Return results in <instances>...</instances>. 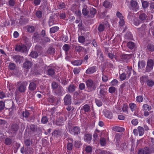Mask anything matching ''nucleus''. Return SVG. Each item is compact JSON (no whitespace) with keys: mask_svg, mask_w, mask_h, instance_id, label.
<instances>
[{"mask_svg":"<svg viewBox=\"0 0 154 154\" xmlns=\"http://www.w3.org/2000/svg\"><path fill=\"white\" fill-rule=\"evenodd\" d=\"M87 88L90 91H92L95 90L97 85L90 79L87 80L86 82Z\"/></svg>","mask_w":154,"mask_h":154,"instance_id":"f257e3e1","label":"nucleus"},{"mask_svg":"<svg viewBox=\"0 0 154 154\" xmlns=\"http://www.w3.org/2000/svg\"><path fill=\"white\" fill-rule=\"evenodd\" d=\"M154 61L150 59L148 60L146 67V71L147 72H150L153 69Z\"/></svg>","mask_w":154,"mask_h":154,"instance_id":"f03ea898","label":"nucleus"},{"mask_svg":"<svg viewBox=\"0 0 154 154\" xmlns=\"http://www.w3.org/2000/svg\"><path fill=\"white\" fill-rule=\"evenodd\" d=\"M132 68L129 66L125 67L122 70L123 72L125 73L127 76V78L128 79L131 76V73Z\"/></svg>","mask_w":154,"mask_h":154,"instance_id":"7ed1b4c3","label":"nucleus"},{"mask_svg":"<svg viewBox=\"0 0 154 154\" xmlns=\"http://www.w3.org/2000/svg\"><path fill=\"white\" fill-rule=\"evenodd\" d=\"M27 47L24 45H17L16 46L15 50L17 51L22 52H26L27 51Z\"/></svg>","mask_w":154,"mask_h":154,"instance_id":"20e7f679","label":"nucleus"},{"mask_svg":"<svg viewBox=\"0 0 154 154\" xmlns=\"http://www.w3.org/2000/svg\"><path fill=\"white\" fill-rule=\"evenodd\" d=\"M13 59L16 63L18 64L23 62L24 60L23 57L19 55L14 56L13 57Z\"/></svg>","mask_w":154,"mask_h":154,"instance_id":"39448f33","label":"nucleus"},{"mask_svg":"<svg viewBox=\"0 0 154 154\" xmlns=\"http://www.w3.org/2000/svg\"><path fill=\"white\" fill-rule=\"evenodd\" d=\"M130 4L132 10L137 11L139 9L138 3L136 1L132 0L130 2Z\"/></svg>","mask_w":154,"mask_h":154,"instance_id":"423d86ee","label":"nucleus"},{"mask_svg":"<svg viewBox=\"0 0 154 154\" xmlns=\"http://www.w3.org/2000/svg\"><path fill=\"white\" fill-rule=\"evenodd\" d=\"M80 128L79 127L76 126L69 129L70 133L74 135L78 134L80 133Z\"/></svg>","mask_w":154,"mask_h":154,"instance_id":"0eeeda50","label":"nucleus"},{"mask_svg":"<svg viewBox=\"0 0 154 154\" xmlns=\"http://www.w3.org/2000/svg\"><path fill=\"white\" fill-rule=\"evenodd\" d=\"M26 85L27 84L26 82H22L19 87L18 90L21 93L24 92L26 89Z\"/></svg>","mask_w":154,"mask_h":154,"instance_id":"6e6552de","label":"nucleus"},{"mask_svg":"<svg viewBox=\"0 0 154 154\" xmlns=\"http://www.w3.org/2000/svg\"><path fill=\"white\" fill-rule=\"evenodd\" d=\"M48 70L46 71L47 74L48 75H52L55 73L54 70V67L52 66V65H50L49 66L47 67Z\"/></svg>","mask_w":154,"mask_h":154,"instance_id":"1a4fd4ad","label":"nucleus"},{"mask_svg":"<svg viewBox=\"0 0 154 154\" xmlns=\"http://www.w3.org/2000/svg\"><path fill=\"white\" fill-rule=\"evenodd\" d=\"M65 104L69 105L71 104V97L70 95L67 94L64 99Z\"/></svg>","mask_w":154,"mask_h":154,"instance_id":"9d476101","label":"nucleus"},{"mask_svg":"<svg viewBox=\"0 0 154 154\" xmlns=\"http://www.w3.org/2000/svg\"><path fill=\"white\" fill-rule=\"evenodd\" d=\"M97 68L95 66H93L89 68L86 71V74H91L95 72L97 70Z\"/></svg>","mask_w":154,"mask_h":154,"instance_id":"9b49d317","label":"nucleus"},{"mask_svg":"<svg viewBox=\"0 0 154 154\" xmlns=\"http://www.w3.org/2000/svg\"><path fill=\"white\" fill-rule=\"evenodd\" d=\"M103 112L106 117L110 119L112 118V114L111 111L106 109H104L103 110Z\"/></svg>","mask_w":154,"mask_h":154,"instance_id":"f8f14e48","label":"nucleus"},{"mask_svg":"<svg viewBox=\"0 0 154 154\" xmlns=\"http://www.w3.org/2000/svg\"><path fill=\"white\" fill-rule=\"evenodd\" d=\"M105 87V85H100V94L101 96H103L106 94V89L104 88Z\"/></svg>","mask_w":154,"mask_h":154,"instance_id":"ddd939ff","label":"nucleus"},{"mask_svg":"<svg viewBox=\"0 0 154 154\" xmlns=\"http://www.w3.org/2000/svg\"><path fill=\"white\" fill-rule=\"evenodd\" d=\"M37 82H32L30 83L29 86V89L30 91H33L35 90L36 87V84Z\"/></svg>","mask_w":154,"mask_h":154,"instance_id":"4468645a","label":"nucleus"},{"mask_svg":"<svg viewBox=\"0 0 154 154\" xmlns=\"http://www.w3.org/2000/svg\"><path fill=\"white\" fill-rule=\"evenodd\" d=\"M112 4L110 2L105 1L104 2L103 5V6L106 8H110L112 6Z\"/></svg>","mask_w":154,"mask_h":154,"instance_id":"2eb2a0df","label":"nucleus"},{"mask_svg":"<svg viewBox=\"0 0 154 154\" xmlns=\"http://www.w3.org/2000/svg\"><path fill=\"white\" fill-rule=\"evenodd\" d=\"M148 79V76H143L140 78V82L142 85H143L144 82H146Z\"/></svg>","mask_w":154,"mask_h":154,"instance_id":"dca6fc26","label":"nucleus"},{"mask_svg":"<svg viewBox=\"0 0 154 154\" xmlns=\"http://www.w3.org/2000/svg\"><path fill=\"white\" fill-rule=\"evenodd\" d=\"M129 56L127 54H123L121 56V58L122 61L127 62L129 58Z\"/></svg>","mask_w":154,"mask_h":154,"instance_id":"f3484780","label":"nucleus"},{"mask_svg":"<svg viewBox=\"0 0 154 154\" xmlns=\"http://www.w3.org/2000/svg\"><path fill=\"white\" fill-rule=\"evenodd\" d=\"M31 65V63L29 61H26L23 63L24 67L26 69L30 68Z\"/></svg>","mask_w":154,"mask_h":154,"instance_id":"a211bd4d","label":"nucleus"},{"mask_svg":"<svg viewBox=\"0 0 154 154\" xmlns=\"http://www.w3.org/2000/svg\"><path fill=\"white\" fill-rule=\"evenodd\" d=\"M152 109L151 107L147 104H144L142 106V109L143 111H150Z\"/></svg>","mask_w":154,"mask_h":154,"instance_id":"6ab92c4d","label":"nucleus"},{"mask_svg":"<svg viewBox=\"0 0 154 154\" xmlns=\"http://www.w3.org/2000/svg\"><path fill=\"white\" fill-rule=\"evenodd\" d=\"M91 135L90 134H86L85 135L84 140L85 141L89 143L91 139Z\"/></svg>","mask_w":154,"mask_h":154,"instance_id":"aec40b11","label":"nucleus"},{"mask_svg":"<svg viewBox=\"0 0 154 154\" xmlns=\"http://www.w3.org/2000/svg\"><path fill=\"white\" fill-rule=\"evenodd\" d=\"M129 106L132 112L135 111L136 109L137 106L136 104L134 103H130Z\"/></svg>","mask_w":154,"mask_h":154,"instance_id":"412c9836","label":"nucleus"},{"mask_svg":"<svg viewBox=\"0 0 154 154\" xmlns=\"http://www.w3.org/2000/svg\"><path fill=\"white\" fill-rule=\"evenodd\" d=\"M127 47L130 50H132L135 47L134 43L132 42H129L127 44Z\"/></svg>","mask_w":154,"mask_h":154,"instance_id":"4be33fe9","label":"nucleus"},{"mask_svg":"<svg viewBox=\"0 0 154 154\" xmlns=\"http://www.w3.org/2000/svg\"><path fill=\"white\" fill-rule=\"evenodd\" d=\"M146 83L148 86L149 87H152L154 85V82L152 79H148L147 80Z\"/></svg>","mask_w":154,"mask_h":154,"instance_id":"5701e85b","label":"nucleus"},{"mask_svg":"<svg viewBox=\"0 0 154 154\" xmlns=\"http://www.w3.org/2000/svg\"><path fill=\"white\" fill-rule=\"evenodd\" d=\"M139 134L140 136H141L143 135L144 133V130L143 128L139 126L137 128Z\"/></svg>","mask_w":154,"mask_h":154,"instance_id":"b1692460","label":"nucleus"},{"mask_svg":"<svg viewBox=\"0 0 154 154\" xmlns=\"http://www.w3.org/2000/svg\"><path fill=\"white\" fill-rule=\"evenodd\" d=\"M75 49L76 51L78 52L82 51L84 49V48L79 45H75Z\"/></svg>","mask_w":154,"mask_h":154,"instance_id":"393cba45","label":"nucleus"},{"mask_svg":"<svg viewBox=\"0 0 154 154\" xmlns=\"http://www.w3.org/2000/svg\"><path fill=\"white\" fill-rule=\"evenodd\" d=\"M138 65L139 68H142L145 66L146 63L145 62L141 61L139 62Z\"/></svg>","mask_w":154,"mask_h":154,"instance_id":"a878e982","label":"nucleus"},{"mask_svg":"<svg viewBox=\"0 0 154 154\" xmlns=\"http://www.w3.org/2000/svg\"><path fill=\"white\" fill-rule=\"evenodd\" d=\"M146 18V16L145 14L143 13L140 14L139 16L140 21L141 22L145 20Z\"/></svg>","mask_w":154,"mask_h":154,"instance_id":"bb28decb","label":"nucleus"},{"mask_svg":"<svg viewBox=\"0 0 154 154\" xmlns=\"http://www.w3.org/2000/svg\"><path fill=\"white\" fill-rule=\"evenodd\" d=\"M82 63V61L81 60H75L72 62V64L75 66H79Z\"/></svg>","mask_w":154,"mask_h":154,"instance_id":"cd10ccee","label":"nucleus"},{"mask_svg":"<svg viewBox=\"0 0 154 154\" xmlns=\"http://www.w3.org/2000/svg\"><path fill=\"white\" fill-rule=\"evenodd\" d=\"M59 29V28L57 26L53 27L50 29V32L52 33H55Z\"/></svg>","mask_w":154,"mask_h":154,"instance_id":"c85d7f7f","label":"nucleus"},{"mask_svg":"<svg viewBox=\"0 0 154 154\" xmlns=\"http://www.w3.org/2000/svg\"><path fill=\"white\" fill-rule=\"evenodd\" d=\"M106 139L103 138H101L100 140V145L102 146H104L106 144Z\"/></svg>","mask_w":154,"mask_h":154,"instance_id":"c756f323","label":"nucleus"},{"mask_svg":"<svg viewBox=\"0 0 154 154\" xmlns=\"http://www.w3.org/2000/svg\"><path fill=\"white\" fill-rule=\"evenodd\" d=\"M96 12L97 10L96 9L93 8H91L90 13L91 15V16H92V17H93L94 16L95 14H96Z\"/></svg>","mask_w":154,"mask_h":154,"instance_id":"7c9ffc66","label":"nucleus"},{"mask_svg":"<svg viewBox=\"0 0 154 154\" xmlns=\"http://www.w3.org/2000/svg\"><path fill=\"white\" fill-rule=\"evenodd\" d=\"M61 135V131L60 130H55L52 133V135L55 137H57L59 135Z\"/></svg>","mask_w":154,"mask_h":154,"instance_id":"2f4dec72","label":"nucleus"},{"mask_svg":"<svg viewBox=\"0 0 154 154\" xmlns=\"http://www.w3.org/2000/svg\"><path fill=\"white\" fill-rule=\"evenodd\" d=\"M120 78L121 81H123L125 79L127 78V76L123 72L120 74L119 76Z\"/></svg>","mask_w":154,"mask_h":154,"instance_id":"473e14b6","label":"nucleus"},{"mask_svg":"<svg viewBox=\"0 0 154 154\" xmlns=\"http://www.w3.org/2000/svg\"><path fill=\"white\" fill-rule=\"evenodd\" d=\"M147 26L146 25L143 24L141 26V27L139 29L140 31L142 32H145L146 30L147 29Z\"/></svg>","mask_w":154,"mask_h":154,"instance_id":"72a5a7b5","label":"nucleus"},{"mask_svg":"<svg viewBox=\"0 0 154 154\" xmlns=\"http://www.w3.org/2000/svg\"><path fill=\"white\" fill-rule=\"evenodd\" d=\"M70 48V46L68 44H65L63 47V49L66 52H67Z\"/></svg>","mask_w":154,"mask_h":154,"instance_id":"f704fd0d","label":"nucleus"},{"mask_svg":"<svg viewBox=\"0 0 154 154\" xmlns=\"http://www.w3.org/2000/svg\"><path fill=\"white\" fill-rule=\"evenodd\" d=\"M12 143V140L10 138H6L5 140V143L7 145H10Z\"/></svg>","mask_w":154,"mask_h":154,"instance_id":"c9c22d12","label":"nucleus"},{"mask_svg":"<svg viewBox=\"0 0 154 154\" xmlns=\"http://www.w3.org/2000/svg\"><path fill=\"white\" fill-rule=\"evenodd\" d=\"M124 130V128L122 127H116L115 128V130L118 132H123Z\"/></svg>","mask_w":154,"mask_h":154,"instance_id":"e433bc0d","label":"nucleus"},{"mask_svg":"<svg viewBox=\"0 0 154 154\" xmlns=\"http://www.w3.org/2000/svg\"><path fill=\"white\" fill-rule=\"evenodd\" d=\"M105 28V25L104 24H100L98 28V30L99 32H102L104 29Z\"/></svg>","mask_w":154,"mask_h":154,"instance_id":"4c0bfd02","label":"nucleus"},{"mask_svg":"<svg viewBox=\"0 0 154 154\" xmlns=\"http://www.w3.org/2000/svg\"><path fill=\"white\" fill-rule=\"evenodd\" d=\"M55 53V50L54 49L52 48H49L48 51H47V53L50 54H53Z\"/></svg>","mask_w":154,"mask_h":154,"instance_id":"58836bf2","label":"nucleus"},{"mask_svg":"<svg viewBox=\"0 0 154 154\" xmlns=\"http://www.w3.org/2000/svg\"><path fill=\"white\" fill-rule=\"evenodd\" d=\"M68 91L69 92L72 93L75 90V88L73 85H70L68 87Z\"/></svg>","mask_w":154,"mask_h":154,"instance_id":"ea45409f","label":"nucleus"},{"mask_svg":"<svg viewBox=\"0 0 154 154\" xmlns=\"http://www.w3.org/2000/svg\"><path fill=\"white\" fill-rule=\"evenodd\" d=\"M38 53L35 51H32L30 54L31 56L33 58H36L38 56Z\"/></svg>","mask_w":154,"mask_h":154,"instance_id":"a19ab883","label":"nucleus"},{"mask_svg":"<svg viewBox=\"0 0 154 154\" xmlns=\"http://www.w3.org/2000/svg\"><path fill=\"white\" fill-rule=\"evenodd\" d=\"M22 115L24 117H25L26 118H27L29 115V112L27 110L24 111L22 113Z\"/></svg>","mask_w":154,"mask_h":154,"instance_id":"79ce46f5","label":"nucleus"},{"mask_svg":"<svg viewBox=\"0 0 154 154\" xmlns=\"http://www.w3.org/2000/svg\"><path fill=\"white\" fill-rule=\"evenodd\" d=\"M136 101L138 103H141L143 101V97L141 96H138L136 98Z\"/></svg>","mask_w":154,"mask_h":154,"instance_id":"37998d69","label":"nucleus"},{"mask_svg":"<svg viewBox=\"0 0 154 154\" xmlns=\"http://www.w3.org/2000/svg\"><path fill=\"white\" fill-rule=\"evenodd\" d=\"M89 11L85 7L82 10V13L85 16H87L88 14Z\"/></svg>","mask_w":154,"mask_h":154,"instance_id":"c03bdc74","label":"nucleus"},{"mask_svg":"<svg viewBox=\"0 0 154 154\" xmlns=\"http://www.w3.org/2000/svg\"><path fill=\"white\" fill-rule=\"evenodd\" d=\"M11 128L12 130L15 131H17L18 130L19 128L18 125L16 124H13Z\"/></svg>","mask_w":154,"mask_h":154,"instance_id":"a18cd8bd","label":"nucleus"},{"mask_svg":"<svg viewBox=\"0 0 154 154\" xmlns=\"http://www.w3.org/2000/svg\"><path fill=\"white\" fill-rule=\"evenodd\" d=\"M128 106L125 104H124L122 108V110L123 112H128Z\"/></svg>","mask_w":154,"mask_h":154,"instance_id":"49530a36","label":"nucleus"},{"mask_svg":"<svg viewBox=\"0 0 154 154\" xmlns=\"http://www.w3.org/2000/svg\"><path fill=\"white\" fill-rule=\"evenodd\" d=\"M83 109L85 112H88L90 109L89 106L87 104H85L83 106Z\"/></svg>","mask_w":154,"mask_h":154,"instance_id":"de8ad7c7","label":"nucleus"},{"mask_svg":"<svg viewBox=\"0 0 154 154\" xmlns=\"http://www.w3.org/2000/svg\"><path fill=\"white\" fill-rule=\"evenodd\" d=\"M48 121V119L46 116H44L41 119V122L43 124L46 123Z\"/></svg>","mask_w":154,"mask_h":154,"instance_id":"09e8293b","label":"nucleus"},{"mask_svg":"<svg viewBox=\"0 0 154 154\" xmlns=\"http://www.w3.org/2000/svg\"><path fill=\"white\" fill-rule=\"evenodd\" d=\"M118 81L116 79H114L111 82V85L114 86H116L118 85Z\"/></svg>","mask_w":154,"mask_h":154,"instance_id":"8fccbe9b","label":"nucleus"},{"mask_svg":"<svg viewBox=\"0 0 154 154\" xmlns=\"http://www.w3.org/2000/svg\"><path fill=\"white\" fill-rule=\"evenodd\" d=\"M132 37V35L130 32H128L126 34L125 36V38L127 39H131Z\"/></svg>","mask_w":154,"mask_h":154,"instance_id":"3c124183","label":"nucleus"},{"mask_svg":"<svg viewBox=\"0 0 154 154\" xmlns=\"http://www.w3.org/2000/svg\"><path fill=\"white\" fill-rule=\"evenodd\" d=\"M121 135L120 134H116L115 137V139L116 140L117 143H119L120 139V138Z\"/></svg>","mask_w":154,"mask_h":154,"instance_id":"603ef678","label":"nucleus"},{"mask_svg":"<svg viewBox=\"0 0 154 154\" xmlns=\"http://www.w3.org/2000/svg\"><path fill=\"white\" fill-rule=\"evenodd\" d=\"M78 40L79 42L83 43L85 42V39L84 37L83 36H80L79 37Z\"/></svg>","mask_w":154,"mask_h":154,"instance_id":"864d4df0","label":"nucleus"},{"mask_svg":"<svg viewBox=\"0 0 154 154\" xmlns=\"http://www.w3.org/2000/svg\"><path fill=\"white\" fill-rule=\"evenodd\" d=\"M116 88L113 87H110L109 89V92L111 94L114 93L116 91Z\"/></svg>","mask_w":154,"mask_h":154,"instance_id":"5fc2aeb1","label":"nucleus"},{"mask_svg":"<svg viewBox=\"0 0 154 154\" xmlns=\"http://www.w3.org/2000/svg\"><path fill=\"white\" fill-rule=\"evenodd\" d=\"M147 48L149 51H152L154 49V46L151 45L149 44L147 46Z\"/></svg>","mask_w":154,"mask_h":154,"instance_id":"6e6d98bb","label":"nucleus"},{"mask_svg":"<svg viewBox=\"0 0 154 154\" xmlns=\"http://www.w3.org/2000/svg\"><path fill=\"white\" fill-rule=\"evenodd\" d=\"M144 154H150L151 153L148 147H145L143 149Z\"/></svg>","mask_w":154,"mask_h":154,"instance_id":"4d7b16f0","label":"nucleus"},{"mask_svg":"<svg viewBox=\"0 0 154 154\" xmlns=\"http://www.w3.org/2000/svg\"><path fill=\"white\" fill-rule=\"evenodd\" d=\"M32 142L29 139H27L25 141V143L26 146H29L32 144Z\"/></svg>","mask_w":154,"mask_h":154,"instance_id":"13d9d810","label":"nucleus"},{"mask_svg":"<svg viewBox=\"0 0 154 154\" xmlns=\"http://www.w3.org/2000/svg\"><path fill=\"white\" fill-rule=\"evenodd\" d=\"M34 26H29L27 29V31L30 32H33L34 31Z\"/></svg>","mask_w":154,"mask_h":154,"instance_id":"bf43d9fd","label":"nucleus"},{"mask_svg":"<svg viewBox=\"0 0 154 154\" xmlns=\"http://www.w3.org/2000/svg\"><path fill=\"white\" fill-rule=\"evenodd\" d=\"M95 102L96 105L99 107L100 106L102 105V102L99 100L96 99Z\"/></svg>","mask_w":154,"mask_h":154,"instance_id":"052dcab7","label":"nucleus"},{"mask_svg":"<svg viewBox=\"0 0 154 154\" xmlns=\"http://www.w3.org/2000/svg\"><path fill=\"white\" fill-rule=\"evenodd\" d=\"M80 71V68H75L73 69V72L76 75L79 73Z\"/></svg>","mask_w":154,"mask_h":154,"instance_id":"680f3d73","label":"nucleus"},{"mask_svg":"<svg viewBox=\"0 0 154 154\" xmlns=\"http://www.w3.org/2000/svg\"><path fill=\"white\" fill-rule=\"evenodd\" d=\"M85 150L87 152H90L92 151V148L90 146H87L85 148Z\"/></svg>","mask_w":154,"mask_h":154,"instance_id":"e2e57ef3","label":"nucleus"},{"mask_svg":"<svg viewBox=\"0 0 154 154\" xmlns=\"http://www.w3.org/2000/svg\"><path fill=\"white\" fill-rule=\"evenodd\" d=\"M142 5L144 8H146L148 6V3L146 1H143L142 2Z\"/></svg>","mask_w":154,"mask_h":154,"instance_id":"0e129e2a","label":"nucleus"},{"mask_svg":"<svg viewBox=\"0 0 154 154\" xmlns=\"http://www.w3.org/2000/svg\"><path fill=\"white\" fill-rule=\"evenodd\" d=\"M15 65L14 63H11L9 65V68L11 70H13L15 68Z\"/></svg>","mask_w":154,"mask_h":154,"instance_id":"69168bd1","label":"nucleus"},{"mask_svg":"<svg viewBox=\"0 0 154 154\" xmlns=\"http://www.w3.org/2000/svg\"><path fill=\"white\" fill-rule=\"evenodd\" d=\"M116 16L120 19L124 18V17L122 16V14L119 12H117Z\"/></svg>","mask_w":154,"mask_h":154,"instance_id":"338daca9","label":"nucleus"},{"mask_svg":"<svg viewBox=\"0 0 154 154\" xmlns=\"http://www.w3.org/2000/svg\"><path fill=\"white\" fill-rule=\"evenodd\" d=\"M85 88V84L83 83H80L79 85V88L80 89L82 90L84 89Z\"/></svg>","mask_w":154,"mask_h":154,"instance_id":"774afa93","label":"nucleus"}]
</instances>
